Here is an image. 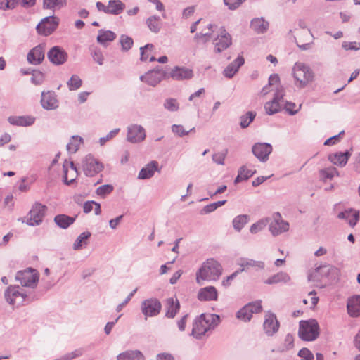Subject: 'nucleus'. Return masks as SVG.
Here are the masks:
<instances>
[{"mask_svg": "<svg viewBox=\"0 0 360 360\" xmlns=\"http://www.w3.org/2000/svg\"><path fill=\"white\" fill-rule=\"evenodd\" d=\"M153 49V45L151 44H148L143 47L140 48L141 51V60L146 61L149 57V54L148 51H150Z\"/></svg>", "mask_w": 360, "mask_h": 360, "instance_id": "nucleus-60", "label": "nucleus"}, {"mask_svg": "<svg viewBox=\"0 0 360 360\" xmlns=\"http://www.w3.org/2000/svg\"><path fill=\"white\" fill-rule=\"evenodd\" d=\"M269 22L263 18H256L252 20L250 27L258 34L264 33L269 28Z\"/></svg>", "mask_w": 360, "mask_h": 360, "instance_id": "nucleus-34", "label": "nucleus"}, {"mask_svg": "<svg viewBox=\"0 0 360 360\" xmlns=\"http://www.w3.org/2000/svg\"><path fill=\"white\" fill-rule=\"evenodd\" d=\"M290 281V277L287 273L280 271L265 280L264 283L267 285L278 284L281 283H287Z\"/></svg>", "mask_w": 360, "mask_h": 360, "instance_id": "nucleus-33", "label": "nucleus"}, {"mask_svg": "<svg viewBox=\"0 0 360 360\" xmlns=\"http://www.w3.org/2000/svg\"><path fill=\"white\" fill-rule=\"evenodd\" d=\"M279 326L280 325L276 315L271 312H267L265 314L263 323V328L265 333L269 336H272L278 330Z\"/></svg>", "mask_w": 360, "mask_h": 360, "instance_id": "nucleus-20", "label": "nucleus"}, {"mask_svg": "<svg viewBox=\"0 0 360 360\" xmlns=\"http://www.w3.org/2000/svg\"><path fill=\"white\" fill-rule=\"evenodd\" d=\"M44 46L39 44L30 51L27 60L32 65H39L44 60Z\"/></svg>", "mask_w": 360, "mask_h": 360, "instance_id": "nucleus-25", "label": "nucleus"}, {"mask_svg": "<svg viewBox=\"0 0 360 360\" xmlns=\"http://www.w3.org/2000/svg\"><path fill=\"white\" fill-rule=\"evenodd\" d=\"M82 167L86 176H94L103 170V165L89 154L82 160Z\"/></svg>", "mask_w": 360, "mask_h": 360, "instance_id": "nucleus-8", "label": "nucleus"}, {"mask_svg": "<svg viewBox=\"0 0 360 360\" xmlns=\"http://www.w3.org/2000/svg\"><path fill=\"white\" fill-rule=\"evenodd\" d=\"M222 273L221 264L214 259H207L196 273V282L202 285L203 281H217Z\"/></svg>", "mask_w": 360, "mask_h": 360, "instance_id": "nucleus-2", "label": "nucleus"}, {"mask_svg": "<svg viewBox=\"0 0 360 360\" xmlns=\"http://www.w3.org/2000/svg\"><path fill=\"white\" fill-rule=\"evenodd\" d=\"M84 350L81 348L75 349L71 352L67 353L62 356L63 360H72L83 354Z\"/></svg>", "mask_w": 360, "mask_h": 360, "instance_id": "nucleus-58", "label": "nucleus"}, {"mask_svg": "<svg viewBox=\"0 0 360 360\" xmlns=\"http://www.w3.org/2000/svg\"><path fill=\"white\" fill-rule=\"evenodd\" d=\"M244 61L242 56H238L224 70V75L227 78H232L238 72L239 68L244 64Z\"/></svg>", "mask_w": 360, "mask_h": 360, "instance_id": "nucleus-31", "label": "nucleus"}, {"mask_svg": "<svg viewBox=\"0 0 360 360\" xmlns=\"http://www.w3.org/2000/svg\"><path fill=\"white\" fill-rule=\"evenodd\" d=\"M284 88L283 86H278L275 91L272 101L265 103L264 108L268 115L275 114L281 109L284 105Z\"/></svg>", "mask_w": 360, "mask_h": 360, "instance_id": "nucleus-6", "label": "nucleus"}, {"mask_svg": "<svg viewBox=\"0 0 360 360\" xmlns=\"http://www.w3.org/2000/svg\"><path fill=\"white\" fill-rule=\"evenodd\" d=\"M40 101L42 108L47 110H55L58 107L57 96L53 91H42Z\"/></svg>", "mask_w": 360, "mask_h": 360, "instance_id": "nucleus-21", "label": "nucleus"}, {"mask_svg": "<svg viewBox=\"0 0 360 360\" xmlns=\"http://www.w3.org/2000/svg\"><path fill=\"white\" fill-rule=\"evenodd\" d=\"M293 347L294 338L291 334L288 333L285 338L284 342L281 345L277 347L276 349H274L273 352L283 353L289 351L290 349H292Z\"/></svg>", "mask_w": 360, "mask_h": 360, "instance_id": "nucleus-43", "label": "nucleus"}, {"mask_svg": "<svg viewBox=\"0 0 360 360\" xmlns=\"http://www.w3.org/2000/svg\"><path fill=\"white\" fill-rule=\"evenodd\" d=\"M32 82L35 85H40L44 80V75L39 70H34L32 73Z\"/></svg>", "mask_w": 360, "mask_h": 360, "instance_id": "nucleus-56", "label": "nucleus"}, {"mask_svg": "<svg viewBox=\"0 0 360 360\" xmlns=\"http://www.w3.org/2000/svg\"><path fill=\"white\" fill-rule=\"evenodd\" d=\"M15 279L22 286L34 288L37 286L39 276L36 270L29 268L26 270L18 271L16 274Z\"/></svg>", "mask_w": 360, "mask_h": 360, "instance_id": "nucleus-10", "label": "nucleus"}, {"mask_svg": "<svg viewBox=\"0 0 360 360\" xmlns=\"http://www.w3.org/2000/svg\"><path fill=\"white\" fill-rule=\"evenodd\" d=\"M146 25L151 32L158 33L161 29L160 18L159 16L152 15L147 18Z\"/></svg>", "mask_w": 360, "mask_h": 360, "instance_id": "nucleus-44", "label": "nucleus"}, {"mask_svg": "<svg viewBox=\"0 0 360 360\" xmlns=\"http://www.w3.org/2000/svg\"><path fill=\"white\" fill-rule=\"evenodd\" d=\"M146 138L144 128L139 124H133L127 128V140L131 143H139Z\"/></svg>", "mask_w": 360, "mask_h": 360, "instance_id": "nucleus-19", "label": "nucleus"}, {"mask_svg": "<svg viewBox=\"0 0 360 360\" xmlns=\"http://www.w3.org/2000/svg\"><path fill=\"white\" fill-rule=\"evenodd\" d=\"M226 153H217L212 155V160L217 165H224Z\"/></svg>", "mask_w": 360, "mask_h": 360, "instance_id": "nucleus-64", "label": "nucleus"}, {"mask_svg": "<svg viewBox=\"0 0 360 360\" xmlns=\"http://www.w3.org/2000/svg\"><path fill=\"white\" fill-rule=\"evenodd\" d=\"M275 86L276 89L278 86H281L280 84V77L278 74H273L270 75L268 84L262 88L260 91V94L262 96L267 95L271 91V86Z\"/></svg>", "mask_w": 360, "mask_h": 360, "instance_id": "nucleus-42", "label": "nucleus"}, {"mask_svg": "<svg viewBox=\"0 0 360 360\" xmlns=\"http://www.w3.org/2000/svg\"><path fill=\"white\" fill-rule=\"evenodd\" d=\"M120 42L123 51H129L134 44L132 38L125 34H122L120 36Z\"/></svg>", "mask_w": 360, "mask_h": 360, "instance_id": "nucleus-53", "label": "nucleus"}, {"mask_svg": "<svg viewBox=\"0 0 360 360\" xmlns=\"http://www.w3.org/2000/svg\"><path fill=\"white\" fill-rule=\"evenodd\" d=\"M214 27L212 24H209L207 25L208 32H200L199 33H197L194 36V41H196L198 44H205L207 41H210L212 33L214 32L213 27Z\"/></svg>", "mask_w": 360, "mask_h": 360, "instance_id": "nucleus-39", "label": "nucleus"}, {"mask_svg": "<svg viewBox=\"0 0 360 360\" xmlns=\"http://www.w3.org/2000/svg\"><path fill=\"white\" fill-rule=\"evenodd\" d=\"M269 223V230L273 236H278L289 230V223L283 219L279 212L274 213Z\"/></svg>", "mask_w": 360, "mask_h": 360, "instance_id": "nucleus-7", "label": "nucleus"}, {"mask_svg": "<svg viewBox=\"0 0 360 360\" xmlns=\"http://www.w3.org/2000/svg\"><path fill=\"white\" fill-rule=\"evenodd\" d=\"M83 139L79 136H73L70 142L67 144V150L69 153H75L80 145L82 143Z\"/></svg>", "mask_w": 360, "mask_h": 360, "instance_id": "nucleus-48", "label": "nucleus"}, {"mask_svg": "<svg viewBox=\"0 0 360 360\" xmlns=\"http://www.w3.org/2000/svg\"><path fill=\"white\" fill-rule=\"evenodd\" d=\"M91 236V234L89 231H85L79 234L73 243V250H79L86 247L88 244V239Z\"/></svg>", "mask_w": 360, "mask_h": 360, "instance_id": "nucleus-40", "label": "nucleus"}, {"mask_svg": "<svg viewBox=\"0 0 360 360\" xmlns=\"http://www.w3.org/2000/svg\"><path fill=\"white\" fill-rule=\"evenodd\" d=\"M320 177L322 180L332 179L335 176L338 175L336 168L333 167L321 169L319 172Z\"/></svg>", "mask_w": 360, "mask_h": 360, "instance_id": "nucleus-50", "label": "nucleus"}, {"mask_svg": "<svg viewBox=\"0 0 360 360\" xmlns=\"http://www.w3.org/2000/svg\"><path fill=\"white\" fill-rule=\"evenodd\" d=\"M238 265L240 269L238 271L240 272L248 271L251 269L255 271L264 269V263L262 261H256L249 258H240L238 262Z\"/></svg>", "mask_w": 360, "mask_h": 360, "instance_id": "nucleus-24", "label": "nucleus"}, {"mask_svg": "<svg viewBox=\"0 0 360 360\" xmlns=\"http://www.w3.org/2000/svg\"><path fill=\"white\" fill-rule=\"evenodd\" d=\"M58 19L54 16H49L43 18L37 25V30L44 36L51 34L58 27Z\"/></svg>", "mask_w": 360, "mask_h": 360, "instance_id": "nucleus-16", "label": "nucleus"}, {"mask_svg": "<svg viewBox=\"0 0 360 360\" xmlns=\"http://www.w3.org/2000/svg\"><path fill=\"white\" fill-rule=\"evenodd\" d=\"M47 57L51 63L60 65L67 61L68 55L62 47L56 46L49 51Z\"/></svg>", "mask_w": 360, "mask_h": 360, "instance_id": "nucleus-17", "label": "nucleus"}, {"mask_svg": "<svg viewBox=\"0 0 360 360\" xmlns=\"http://www.w3.org/2000/svg\"><path fill=\"white\" fill-rule=\"evenodd\" d=\"M342 48L345 50H360V42H347L342 43Z\"/></svg>", "mask_w": 360, "mask_h": 360, "instance_id": "nucleus-63", "label": "nucleus"}, {"mask_svg": "<svg viewBox=\"0 0 360 360\" xmlns=\"http://www.w3.org/2000/svg\"><path fill=\"white\" fill-rule=\"evenodd\" d=\"M166 307L165 316L173 319L180 309V303L176 298L169 297L166 300Z\"/></svg>", "mask_w": 360, "mask_h": 360, "instance_id": "nucleus-30", "label": "nucleus"}, {"mask_svg": "<svg viewBox=\"0 0 360 360\" xmlns=\"http://www.w3.org/2000/svg\"><path fill=\"white\" fill-rule=\"evenodd\" d=\"M18 4V0H0V9H13Z\"/></svg>", "mask_w": 360, "mask_h": 360, "instance_id": "nucleus-57", "label": "nucleus"}, {"mask_svg": "<svg viewBox=\"0 0 360 360\" xmlns=\"http://www.w3.org/2000/svg\"><path fill=\"white\" fill-rule=\"evenodd\" d=\"M245 0H224V4L231 10H235Z\"/></svg>", "mask_w": 360, "mask_h": 360, "instance_id": "nucleus-62", "label": "nucleus"}, {"mask_svg": "<svg viewBox=\"0 0 360 360\" xmlns=\"http://www.w3.org/2000/svg\"><path fill=\"white\" fill-rule=\"evenodd\" d=\"M256 117V112L248 111L246 114L240 117V126L242 129L248 127Z\"/></svg>", "mask_w": 360, "mask_h": 360, "instance_id": "nucleus-49", "label": "nucleus"}, {"mask_svg": "<svg viewBox=\"0 0 360 360\" xmlns=\"http://www.w3.org/2000/svg\"><path fill=\"white\" fill-rule=\"evenodd\" d=\"M171 130L172 133L176 134L179 137H183L184 136L188 135L189 133L192 131H195V127L191 128L190 130L186 131L184 126L181 124H173L171 127Z\"/></svg>", "mask_w": 360, "mask_h": 360, "instance_id": "nucleus-52", "label": "nucleus"}, {"mask_svg": "<svg viewBox=\"0 0 360 360\" xmlns=\"http://www.w3.org/2000/svg\"><path fill=\"white\" fill-rule=\"evenodd\" d=\"M272 146L267 143H256L252 147L253 155L261 162H266L272 152Z\"/></svg>", "mask_w": 360, "mask_h": 360, "instance_id": "nucleus-18", "label": "nucleus"}, {"mask_svg": "<svg viewBox=\"0 0 360 360\" xmlns=\"http://www.w3.org/2000/svg\"><path fill=\"white\" fill-rule=\"evenodd\" d=\"M348 314L353 317L360 316V295H354L348 299Z\"/></svg>", "mask_w": 360, "mask_h": 360, "instance_id": "nucleus-29", "label": "nucleus"}, {"mask_svg": "<svg viewBox=\"0 0 360 360\" xmlns=\"http://www.w3.org/2000/svg\"><path fill=\"white\" fill-rule=\"evenodd\" d=\"M46 206L39 202H36L30 211V218L27 220V224L29 226L39 225L45 215Z\"/></svg>", "mask_w": 360, "mask_h": 360, "instance_id": "nucleus-14", "label": "nucleus"}, {"mask_svg": "<svg viewBox=\"0 0 360 360\" xmlns=\"http://www.w3.org/2000/svg\"><path fill=\"white\" fill-rule=\"evenodd\" d=\"M116 38V34L110 30H100L97 36V41L102 45L105 46L109 41H112Z\"/></svg>", "mask_w": 360, "mask_h": 360, "instance_id": "nucleus-37", "label": "nucleus"}, {"mask_svg": "<svg viewBox=\"0 0 360 360\" xmlns=\"http://www.w3.org/2000/svg\"><path fill=\"white\" fill-rule=\"evenodd\" d=\"M160 172V169L158 168V162L155 160L150 161L144 167H143L139 174L138 179H148L153 176L155 172Z\"/></svg>", "mask_w": 360, "mask_h": 360, "instance_id": "nucleus-27", "label": "nucleus"}, {"mask_svg": "<svg viewBox=\"0 0 360 360\" xmlns=\"http://www.w3.org/2000/svg\"><path fill=\"white\" fill-rule=\"evenodd\" d=\"M167 77L179 81L190 79L193 77V72L191 69L186 67L175 66L171 70Z\"/></svg>", "mask_w": 360, "mask_h": 360, "instance_id": "nucleus-23", "label": "nucleus"}, {"mask_svg": "<svg viewBox=\"0 0 360 360\" xmlns=\"http://www.w3.org/2000/svg\"><path fill=\"white\" fill-rule=\"evenodd\" d=\"M220 317L214 314H202L197 316L193 323L191 335L196 339H201L203 336L213 330L219 323Z\"/></svg>", "mask_w": 360, "mask_h": 360, "instance_id": "nucleus-1", "label": "nucleus"}, {"mask_svg": "<svg viewBox=\"0 0 360 360\" xmlns=\"http://www.w3.org/2000/svg\"><path fill=\"white\" fill-rule=\"evenodd\" d=\"M167 77V72L162 68H157L149 70L145 75L140 77V80L147 84L155 86L162 80Z\"/></svg>", "mask_w": 360, "mask_h": 360, "instance_id": "nucleus-11", "label": "nucleus"}, {"mask_svg": "<svg viewBox=\"0 0 360 360\" xmlns=\"http://www.w3.org/2000/svg\"><path fill=\"white\" fill-rule=\"evenodd\" d=\"M338 217L347 221L351 227H354L359 219V211L353 209L346 210L340 212Z\"/></svg>", "mask_w": 360, "mask_h": 360, "instance_id": "nucleus-28", "label": "nucleus"}, {"mask_svg": "<svg viewBox=\"0 0 360 360\" xmlns=\"http://www.w3.org/2000/svg\"><path fill=\"white\" fill-rule=\"evenodd\" d=\"M75 217L65 214H58L54 217L55 223L61 229H67L74 223Z\"/></svg>", "mask_w": 360, "mask_h": 360, "instance_id": "nucleus-41", "label": "nucleus"}, {"mask_svg": "<svg viewBox=\"0 0 360 360\" xmlns=\"http://www.w3.org/2000/svg\"><path fill=\"white\" fill-rule=\"evenodd\" d=\"M164 108L170 111V112H176L179 108V105L177 101L174 98H167L163 104Z\"/></svg>", "mask_w": 360, "mask_h": 360, "instance_id": "nucleus-54", "label": "nucleus"}, {"mask_svg": "<svg viewBox=\"0 0 360 360\" xmlns=\"http://www.w3.org/2000/svg\"><path fill=\"white\" fill-rule=\"evenodd\" d=\"M270 220L271 219L269 217L262 218L258 220L257 222L251 225L250 228V233L256 234L262 231L269 224Z\"/></svg>", "mask_w": 360, "mask_h": 360, "instance_id": "nucleus-47", "label": "nucleus"}, {"mask_svg": "<svg viewBox=\"0 0 360 360\" xmlns=\"http://www.w3.org/2000/svg\"><path fill=\"white\" fill-rule=\"evenodd\" d=\"M232 44L231 37L224 27H221L218 35L214 37L213 44L214 45V51L221 53L229 48Z\"/></svg>", "mask_w": 360, "mask_h": 360, "instance_id": "nucleus-13", "label": "nucleus"}, {"mask_svg": "<svg viewBox=\"0 0 360 360\" xmlns=\"http://www.w3.org/2000/svg\"><path fill=\"white\" fill-rule=\"evenodd\" d=\"M120 129L116 128L113 130L110 131L105 136L101 137L99 139V143L102 146L105 144V143L112 139H113L115 136H117V134L119 133Z\"/></svg>", "mask_w": 360, "mask_h": 360, "instance_id": "nucleus-59", "label": "nucleus"}, {"mask_svg": "<svg viewBox=\"0 0 360 360\" xmlns=\"http://www.w3.org/2000/svg\"><path fill=\"white\" fill-rule=\"evenodd\" d=\"M256 173V170H251L247 168L245 165L241 166L238 171V176L234 180V184H237L242 181H246Z\"/></svg>", "mask_w": 360, "mask_h": 360, "instance_id": "nucleus-38", "label": "nucleus"}, {"mask_svg": "<svg viewBox=\"0 0 360 360\" xmlns=\"http://www.w3.org/2000/svg\"><path fill=\"white\" fill-rule=\"evenodd\" d=\"M4 297L9 304L19 306L24 302L27 295L20 290L18 285H10L5 290Z\"/></svg>", "mask_w": 360, "mask_h": 360, "instance_id": "nucleus-9", "label": "nucleus"}, {"mask_svg": "<svg viewBox=\"0 0 360 360\" xmlns=\"http://www.w3.org/2000/svg\"><path fill=\"white\" fill-rule=\"evenodd\" d=\"M197 297L200 301H216L218 292L214 286L204 287L198 290Z\"/></svg>", "mask_w": 360, "mask_h": 360, "instance_id": "nucleus-26", "label": "nucleus"}, {"mask_svg": "<svg viewBox=\"0 0 360 360\" xmlns=\"http://www.w3.org/2000/svg\"><path fill=\"white\" fill-rule=\"evenodd\" d=\"M63 181L66 185L73 183L78 176V172L72 161L65 160L63 165Z\"/></svg>", "mask_w": 360, "mask_h": 360, "instance_id": "nucleus-22", "label": "nucleus"}, {"mask_svg": "<svg viewBox=\"0 0 360 360\" xmlns=\"http://www.w3.org/2000/svg\"><path fill=\"white\" fill-rule=\"evenodd\" d=\"M292 76L297 87L305 88L314 80V72L309 66L304 63L297 62L292 68Z\"/></svg>", "mask_w": 360, "mask_h": 360, "instance_id": "nucleus-3", "label": "nucleus"}, {"mask_svg": "<svg viewBox=\"0 0 360 360\" xmlns=\"http://www.w3.org/2000/svg\"><path fill=\"white\" fill-rule=\"evenodd\" d=\"M82 81L77 75H73L67 82V85L70 91H75L81 87Z\"/></svg>", "mask_w": 360, "mask_h": 360, "instance_id": "nucleus-51", "label": "nucleus"}, {"mask_svg": "<svg viewBox=\"0 0 360 360\" xmlns=\"http://www.w3.org/2000/svg\"><path fill=\"white\" fill-rule=\"evenodd\" d=\"M350 154L348 151L345 153H337L328 156V160L334 165L340 167L345 166L349 159Z\"/></svg>", "mask_w": 360, "mask_h": 360, "instance_id": "nucleus-35", "label": "nucleus"}, {"mask_svg": "<svg viewBox=\"0 0 360 360\" xmlns=\"http://www.w3.org/2000/svg\"><path fill=\"white\" fill-rule=\"evenodd\" d=\"M261 303L260 300H257L247 304L237 312V318L245 322L249 321L253 314H257L262 311V307Z\"/></svg>", "mask_w": 360, "mask_h": 360, "instance_id": "nucleus-12", "label": "nucleus"}, {"mask_svg": "<svg viewBox=\"0 0 360 360\" xmlns=\"http://www.w3.org/2000/svg\"><path fill=\"white\" fill-rule=\"evenodd\" d=\"M34 117L32 116H10L8 118V122L12 125L27 127L34 122Z\"/></svg>", "mask_w": 360, "mask_h": 360, "instance_id": "nucleus-32", "label": "nucleus"}, {"mask_svg": "<svg viewBox=\"0 0 360 360\" xmlns=\"http://www.w3.org/2000/svg\"><path fill=\"white\" fill-rule=\"evenodd\" d=\"M114 189V187L111 184H105L102 185L99 187H98L96 190V193L102 197L104 198L107 195L111 193Z\"/></svg>", "mask_w": 360, "mask_h": 360, "instance_id": "nucleus-55", "label": "nucleus"}, {"mask_svg": "<svg viewBox=\"0 0 360 360\" xmlns=\"http://www.w3.org/2000/svg\"><path fill=\"white\" fill-rule=\"evenodd\" d=\"M249 217L247 214H240L233 218L232 221L233 229L240 232L248 222Z\"/></svg>", "mask_w": 360, "mask_h": 360, "instance_id": "nucleus-46", "label": "nucleus"}, {"mask_svg": "<svg viewBox=\"0 0 360 360\" xmlns=\"http://www.w3.org/2000/svg\"><path fill=\"white\" fill-rule=\"evenodd\" d=\"M162 308V304L159 300L155 298L146 300L142 302L141 309L145 316V319L148 317L155 316L159 314Z\"/></svg>", "mask_w": 360, "mask_h": 360, "instance_id": "nucleus-15", "label": "nucleus"}, {"mask_svg": "<svg viewBox=\"0 0 360 360\" xmlns=\"http://www.w3.org/2000/svg\"><path fill=\"white\" fill-rule=\"evenodd\" d=\"M299 337L305 341H313L319 335V326L316 320L300 321L298 331Z\"/></svg>", "mask_w": 360, "mask_h": 360, "instance_id": "nucleus-4", "label": "nucleus"}, {"mask_svg": "<svg viewBox=\"0 0 360 360\" xmlns=\"http://www.w3.org/2000/svg\"><path fill=\"white\" fill-rule=\"evenodd\" d=\"M96 6L98 11L112 15H118L121 14L126 8L125 4L121 0H109L107 4L97 1L96 3Z\"/></svg>", "mask_w": 360, "mask_h": 360, "instance_id": "nucleus-5", "label": "nucleus"}, {"mask_svg": "<svg viewBox=\"0 0 360 360\" xmlns=\"http://www.w3.org/2000/svg\"><path fill=\"white\" fill-rule=\"evenodd\" d=\"M67 4V0H43V8L53 11L60 9Z\"/></svg>", "mask_w": 360, "mask_h": 360, "instance_id": "nucleus-45", "label": "nucleus"}, {"mask_svg": "<svg viewBox=\"0 0 360 360\" xmlns=\"http://www.w3.org/2000/svg\"><path fill=\"white\" fill-rule=\"evenodd\" d=\"M298 356L303 360H312L314 355L312 352L307 348H302L298 352Z\"/></svg>", "mask_w": 360, "mask_h": 360, "instance_id": "nucleus-61", "label": "nucleus"}, {"mask_svg": "<svg viewBox=\"0 0 360 360\" xmlns=\"http://www.w3.org/2000/svg\"><path fill=\"white\" fill-rule=\"evenodd\" d=\"M117 360H145V358L139 350H128L120 353Z\"/></svg>", "mask_w": 360, "mask_h": 360, "instance_id": "nucleus-36", "label": "nucleus"}]
</instances>
